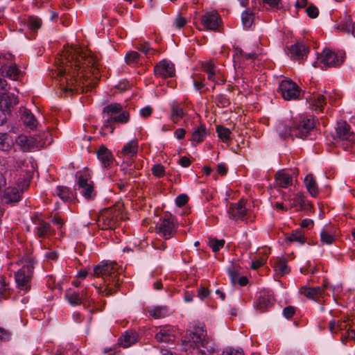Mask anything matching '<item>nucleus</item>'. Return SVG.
I'll list each match as a JSON object with an SVG mask.
<instances>
[{
	"label": "nucleus",
	"instance_id": "nucleus-1",
	"mask_svg": "<svg viewBox=\"0 0 355 355\" xmlns=\"http://www.w3.org/2000/svg\"><path fill=\"white\" fill-rule=\"evenodd\" d=\"M56 64L55 72L64 92H81L85 85L94 86L99 80L98 59L88 49L64 46Z\"/></svg>",
	"mask_w": 355,
	"mask_h": 355
},
{
	"label": "nucleus",
	"instance_id": "nucleus-2",
	"mask_svg": "<svg viewBox=\"0 0 355 355\" xmlns=\"http://www.w3.org/2000/svg\"><path fill=\"white\" fill-rule=\"evenodd\" d=\"M94 272L95 276L101 277L103 281L99 286L94 285L98 293L109 296L117 291L121 281L116 263L111 262L98 265L94 268Z\"/></svg>",
	"mask_w": 355,
	"mask_h": 355
},
{
	"label": "nucleus",
	"instance_id": "nucleus-3",
	"mask_svg": "<svg viewBox=\"0 0 355 355\" xmlns=\"http://www.w3.org/2000/svg\"><path fill=\"white\" fill-rule=\"evenodd\" d=\"M104 123L102 130L112 133L115 123H126L130 120V114L123 110L119 103H111L105 106L103 110Z\"/></svg>",
	"mask_w": 355,
	"mask_h": 355
},
{
	"label": "nucleus",
	"instance_id": "nucleus-4",
	"mask_svg": "<svg viewBox=\"0 0 355 355\" xmlns=\"http://www.w3.org/2000/svg\"><path fill=\"white\" fill-rule=\"evenodd\" d=\"M124 218L123 205L119 202L101 213L98 225L103 230H113L117 227Z\"/></svg>",
	"mask_w": 355,
	"mask_h": 355
},
{
	"label": "nucleus",
	"instance_id": "nucleus-5",
	"mask_svg": "<svg viewBox=\"0 0 355 355\" xmlns=\"http://www.w3.org/2000/svg\"><path fill=\"white\" fill-rule=\"evenodd\" d=\"M75 177L76 179L75 189L85 200H94L97 196V191L95 189V184L92 180L89 171L85 168L83 171H77Z\"/></svg>",
	"mask_w": 355,
	"mask_h": 355
},
{
	"label": "nucleus",
	"instance_id": "nucleus-6",
	"mask_svg": "<svg viewBox=\"0 0 355 355\" xmlns=\"http://www.w3.org/2000/svg\"><path fill=\"white\" fill-rule=\"evenodd\" d=\"M21 268L15 275V281L20 291L28 292L31 288L35 261L31 257H26L21 260Z\"/></svg>",
	"mask_w": 355,
	"mask_h": 355
},
{
	"label": "nucleus",
	"instance_id": "nucleus-7",
	"mask_svg": "<svg viewBox=\"0 0 355 355\" xmlns=\"http://www.w3.org/2000/svg\"><path fill=\"white\" fill-rule=\"evenodd\" d=\"M189 342L193 347L206 349L209 353L214 352V348L209 346L211 339L207 336L204 324H199L193 327L189 334Z\"/></svg>",
	"mask_w": 355,
	"mask_h": 355
},
{
	"label": "nucleus",
	"instance_id": "nucleus-8",
	"mask_svg": "<svg viewBox=\"0 0 355 355\" xmlns=\"http://www.w3.org/2000/svg\"><path fill=\"white\" fill-rule=\"evenodd\" d=\"M345 53L343 51H334L329 49H324L318 56L317 63L322 69L330 67H338L345 60Z\"/></svg>",
	"mask_w": 355,
	"mask_h": 355
},
{
	"label": "nucleus",
	"instance_id": "nucleus-9",
	"mask_svg": "<svg viewBox=\"0 0 355 355\" xmlns=\"http://www.w3.org/2000/svg\"><path fill=\"white\" fill-rule=\"evenodd\" d=\"M178 227L175 218L171 214H166L160 218L156 225L155 232L165 240H168L176 235Z\"/></svg>",
	"mask_w": 355,
	"mask_h": 355
},
{
	"label": "nucleus",
	"instance_id": "nucleus-10",
	"mask_svg": "<svg viewBox=\"0 0 355 355\" xmlns=\"http://www.w3.org/2000/svg\"><path fill=\"white\" fill-rule=\"evenodd\" d=\"M34 225V232L38 239H49L54 235L55 231L50 223L46 222L40 214H34L31 217Z\"/></svg>",
	"mask_w": 355,
	"mask_h": 355
},
{
	"label": "nucleus",
	"instance_id": "nucleus-11",
	"mask_svg": "<svg viewBox=\"0 0 355 355\" xmlns=\"http://www.w3.org/2000/svg\"><path fill=\"white\" fill-rule=\"evenodd\" d=\"M315 127V123L313 119L304 117L293 123V132L295 137L305 139L309 137Z\"/></svg>",
	"mask_w": 355,
	"mask_h": 355
},
{
	"label": "nucleus",
	"instance_id": "nucleus-12",
	"mask_svg": "<svg viewBox=\"0 0 355 355\" xmlns=\"http://www.w3.org/2000/svg\"><path fill=\"white\" fill-rule=\"evenodd\" d=\"M139 141L137 139H133L123 145L118 155L126 162L128 166H130L134 159L137 156Z\"/></svg>",
	"mask_w": 355,
	"mask_h": 355
},
{
	"label": "nucleus",
	"instance_id": "nucleus-13",
	"mask_svg": "<svg viewBox=\"0 0 355 355\" xmlns=\"http://www.w3.org/2000/svg\"><path fill=\"white\" fill-rule=\"evenodd\" d=\"M279 91L286 101L296 100L300 95V89L291 80H283L279 85Z\"/></svg>",
	"mask_w": 355,
	"mask_h": 355
},
{
	"label": "nucleus",
	"instance_id": "nucleus-14",
	"mask_svg": "<svg viewBox=\"0 0 355 355\" xmlns=\"http://www.w3.org/2000/svg\"><path fill=\"white\" fill-rule=\"evenodd\" d=\"M154 73L155 76L164 79L173 77L175 73V66L171 61L161 60L155 66Z\"/></svg>",
	"mask_w": 355,
	"mask_h": 355
},
{
	"label": "nucleus",
	"instance_id": "nucleus-15",
	"mask_svg": "<svg viewBox=\"0 0 355 355\" xmlns=\"http://www.w3.org/2000/svg\"><path fill=\"white\" fill-rule=\"evenodd\" d=\"M221 19L216 12H206L201 17V24L207 31H218L221 24Z\"/></svg>",
	"mask_w": 355,
	"mask_h": 355
},
{
	"label": "nucleus",
	"instance_id": "nucleus-16",
	"mask_svg": "<svg viewBox=\"0 0 355 355\" xmlns=\"http://www.w3.org/2000/svg\"><path fill=\"white\" fill-rule=\"evenodd\" d=\"M336 136L341 141L351 144L355 142V134L350 130V125L345 121L338 122L336 128Z\"/></svg>",
	"mask_w": 355,
	"mask_h": 355
},
{
	"label": "nucleus",
	"instance_id": "nucleus-17",
	"mask_svg": "<svg viewBox=\"0 0 355 355\" xmlns=\"http://www.w3.org/2000/svg\"><path fill=\"white\" fill-rule=\"evenodd\" d=\"M17 144L21 147L23 151H30L34 148L41 147L44 144L38 141L37 138L33 137H27L26 135H19L17 140Z\"/></svg>",
	"mask_w": 355,
	"mask_h": 355
},
{
	"label": "nucleus",
	"instance_id": "nucleus-18",
	"mask_svg": "<svg viewBox=\"0 0 355 355\" xmlns=\"http://www.w3.org/2000/svg\"><path fill=\"white\" fill-rule=\"evenodd\" d=\"M247 209L245 207V202L243 200L234 204H231L228 209V214L230 218L233 220L241 219L245 220V216L247 214Z\"/></svg>",
	"mask_w": 355,
	"mask_h": 355
},
{
	"label": "nucleus",
	"instance_id": "nucleus-19",
	"mask_svg": "<svg viewBox=\"0 0 355 355\" xmlns=\"http://www.w3.org/2000/svg\"><path fill=\"white\" fill-rule=\"evenodd\" d=\"M64 295L68 302L72 306L80 305L87 298L86 289L79 293L73 289L69 288L66 291Z\"/></svg>",
	"mask_w": 355,
	"mask_h": 355
},
{
	"label": "nucleus",
	"instance_id": "nucleus-20",
	"mask_svg": "<svg viewBox=\"0 0 355 355\" xmlns=\"http://www.w3.org/2000/svg\"><path fill=\"white\" fill-rule=\"evenodd\" d=\"M283 198L285 201H288L290 208H296L298 209H309L311 208V204L308 202L302 193H297L293 198H286L284 195Z\"/></svg>",
	"mask_w": 355,
	"mask_h": 355
},
{
	"label": "nucleus",
	"instance_id": "nucleus-21",
	"mask_svg": "<svg viewBox=\"0 0 355 355\" xmlns=\"http://www.w3.org/2000/svg\"><path fill=\"white\" fill-rule=\"evenodd\" d=\"M97 157L105 168L110 167L114 162V156L112 152L104 145H101L97 152Z\"/></svg>",
	"mask_w": 355,
	"mask_h": 355
},
{
	"label": "nucleus",
	"instance_id": "nucleus-22",
	"mask_svg": "<svg viewBox=\"0 0 355 355\" xmlns=\"http://www.w3.org/2000/svg\"><path fill=\"white\" fill-rule=\"evenodd\" d=\"M22 192L18 188L9 187L6 188L1 196L6 204H12L20 200Z\"/></svg>",
	"mask_w": 355,
	"mask_h": 355
},
{
	"label": "nucleus",
	"instance_id": "nucleus-23",
	"mask_svg": "<svg viewBox=\"0 0 355 355\" xmlns=\"http://www.w3.org/2000/svg\"><path fill=\"white\" fill-rule=\"evenodd\" d=\"M157 342L171 343L175 339V329L169 326L161 327L155 336Z\"/></svg>",
	"mask_w": 355,
	"mask_h": 355
},
{
	"label": "nucleus",
	"instance_id": "nucleus-24",
	"mask_svg": "<svg viewBox=\"0 0 355 355\" xmlns=\"http://www.w3.org/2000/svg\"><path fill=\"white\" fill-rule=\"evenodd\" d=\"M274 301L272 293L270 291L263 292L257 299V306L261 312H263L273 304Z\"/></svg>",
	"mask_w": 355,
	"mask_h": 355
},
{
	"label": "nucleus",
	"instance_id": "nucleus-25",
	"mask_svg": "<svg viewBox=\"0 0 355 355\" xmlns=\"http://www.w3.org/2000/svg\"><path fill=\"white\" fill-rule=\"evenodd\" d=\"M300 292L307 298L317 301L322 297L324 288L319 286L309 287L305 286L300 288Z\"/></svg>",
	"mask_w": 355,
	"mask_h": 355
},
{
	"label": "nucleus",
	"instance_id": "nucleus-26",
	"mask_svg": "<svg viewBox=\"0 0 355 355\" xmlns=\"http://www.w3.org/2000/svg\"><path fill=\"white\" fill-rule=\"evenodd\" d=\"M0 71L2 76L14 80H17L21 73L20 69L15 64H3Z\"/></svg>",
	"mask_w": 355,
	"mask_h": 355
},
{
	"label": "nucleus",
	"instance_id": "nucleus-27",
	"mask_svg": "<svg viewBox=\"0 0 355 355\" xmlns=\"http://www.w3.org/2000/svg\"><path fill=\"white\" fill-rule=\"evenodd\" d=\"M171 119L177 123L180 119L186 115L184 105L177 101H173L171 105Z\"/></svg>",
	"mask_w": 355,
	"mask_h": 355
},
{
	"label": "nucleus",
	"instance_id": "nucleus-28",
	"mask_svg": "<svg viewBox=\"0 0 355 355\" xmlns=\"http://www.w3.org/2000/svg\"><path fill=\"white\" fill-rule=\"evenodd\" d=\"M289 51L297 60H303L309 52V48L302 43H297L290 46Z\"/></svg>",
	"mask_w": 355,
	"mask_h": 355
},
{
	"label": "nucleus",
	"instance_id": "nucleus-29",
	"mask_svg": "<svg viewBox=\"0 0 355 355\" xmlns=\"http://www.w3.org/2000/svg\"><path fill=\"white\" fill-rule=\"evenodd\" d=\"M31 179V171H22L19 173V176L16 180V184L21 192L23 193L28 188Z\"/></svg>",
	"mask_w": 355,
	"mask_h": 355
},
{
	"label": "nucleus",
	"instance_id": "nucleus-30",
	"mask_svg": "<svg viewBox=\"0 0 355 355\" xmlns=\"http://www.w3.org/2000/svg\"><path fill=\"white\" fill-rule=\"evenodd\" d=\"M275 183L281 188H287L293 184V178L284 171H278L275 174Z\"/></svg>",
	"mask_w": 355,
	"mask_h": 355
},
{
	"label": "nucleus",
	"instance_id": "nucleus-31",
	"mask_svg": "<svg viewBox=\"0 0 355 355\" xmlns=\"http://www.w3.org/2000/svg\"><path fill=\"white\" fill-rule=\"evenodd\" d=\"M138 335L135 331H127L119 338V344L124 348L129 347L137 341Z\"/></svg>",
	"mask_w": 355,
	"mask_h": 355
},
{
	"label": "nucleus",
	"instance_id": "nucleus-32",
	"mask_svg": "<svg viewBox=\"0 0 355 355\" xmlns=\"http://www.w3.org/2000/svg\"><path fill=\"white\" fill-rule=\"evenodd\" d=\"M305 187L309 194L315 198L319 193L316 180L312 174H308L304 179Z\"/></svg>",
	"mask_w": 355,
	"mask_h": 355
},
{
	"label": "nucleus",
	"instance_id": "nucleus-33",
	"mask_svg": "<svg viewBox=\"0 0 355 355\" xmlns=\"http://www.w3.org/2000/svg\"><path fill=\"white\" fill-rule=\"evenodd\" d=\"M326 103L327 101L324 96L322 94H317L313 96L311 99L310 106L312 110H315L316 112H322Z\"/></svg>",
	"mask_w": 355,
	"mask_h": 355
},
{
	"label": "nucleus",
	"instance_id": "nucleus-34",
	"mask_svg": "<svg viewBox=\"0 0 355 355\" xmlns=\"http://www.w3.org/2000/svg\"><path fill=\"white\" fill-rule=\"evenodd\" d=\"M207 134V128L205 124H200L197 128H196L191 138V141L194 144H198L202 142L205 138Z\"/></svg>",
	"mask_w": 355,
	"mask_h": 355
},
{
	"label": "nucleus",
	"instance_id": "nucleus-35",
	"mask_svg": "<svg viewBox=\"0 0 355 355\" xmlns=\"http://www.w3.org/2000/svg\"><path fill=\"white\" fill-rule=\"evenodd\" d=\"M202 71L207 74V78L209 80L213 82H217L216 76H217V71L216 66L212 61H207L202 64Z\"/></svg>",
	"mask_w": 355,
	"mask_h": 355
},
{
	"label": "nucleus",
	"instance_id": "nucleus-36",
	"mask_svg": "<svg viewBox=\"0 0 355 355\" xmlns=\"http://www.w3.org/2000/svg\"><path fill=\"white\" fill-rule=\"evenodd\" d=\"M276 128L279 137L283 139H286L289 137L294 136V133L293 132V127L291 128L284 122L279 123L277 125Z\"/></svg>",
	"mask_w": 355,
	"mask_h": 355
},
{
	"label": "nucleus",
	"instance_id": "nucleus-37",
	"mask_svg": "<svg viewBox=\"0 0 355 355\" xmlns=\"http://www.w3.org/2000/svg\"><path fill=\"white\" fill-rule=\"evenodd\" d=\"M24 123L31 129L35 128L37 125V121L35 116L28 110H24L22 114Z\"/></svg>",
	"mask_w": 355,
	"mask_h": 355
},
{
	"label": "nucleus",
	"instance_id": "nucleus-38",
	"mask_svg": "<svg viewBox=\"0 0 355 355\" xmlns=\"http://www.w3.org/2000/svg\"><path fill=\"white\" fill-rule=\"evenodd\" d=\"M286 240L289 242H298L300 244L306 242L304 233L301 230L293 231L291 234L286 236Z\"/></svg>",
	"mask_w": 355,
	"mask_h": 355
},
{
	"label": "nucleus",
	"instance_id": "nucleus-39",
	"mask_svg": "<svg viewBox=\"0 0 355 355\" xmlns=\"http://www.w3.org/2000/svg\"><path fill=\"white\" fill-rule=\"evenodd\" d=\"M216 131L218 137L224 143H227L232 140V132L227 128H225L223 125H217L216 128Z\"/></svg>",
	"mask_w": 355,
	"mask_h": 355
},
{
	"label": "nucleus",
	"instance_id": "nucleus-40",
	"mask_svg": "<svg viewBox=\"0 0 355 355\" xmlns=\"http://www.w3.org/2000/svg\"><path fill=\"white\" fill-rule=\"evenodd\" d=\"M241 20L244 28H249L254 22V14L250 9H247L243 12Z\"/></svg>",
	"mask_w": 355,
	"mask_h": 355
},
{
	"label": "nucleus",
	"instance_id": "nucleus-41",
	"mask_svg": "<svg viewBox=\"0 0 355 355\" xmlns=\"http://www.w3.org/2000/svg\"><path fill=\"white\" fill-rule=\"evenodd\" d=\"M57 196L64 201L71 199L72 193L69 188L64 186H58L55 190Z\"/></svg>",
	"mask_w": 355,
	"mask_h": 355
},
{
	"label": "nucleus",
	"instance_id": "nucleus-42",
	"mask_svg": "<svg viewBox=\"0 0 355 355\" xmlns=\"http://www.w3.org/2000/svg\"><path fill=\"white\" fill-rule=\"evenodd\" d=\"M234 59H240L242 58L243 60H254L257 58V54L255 53H245L241 48L236 46L234 48Z\"/></svg>",
	"mask_w": 355,
	"mask_h": 355
},
{
	"label": "nucleus",
	"instance_id": "nucleus-43",
	"mask_svg": "<svg viewBox=\"0 0 355 355\" xmlns=\"http://www.w3.org/2000/svg\"><path fill=\"white\" fill-rule=\"evenodd\" d=\"M274 268L275 272L282 276L290 272V269L284 259L278 260L275 263Z\"/></svg>",
	"mask_w": 355,
	"mask_h": 355
},
{
	"label": "nucleus",
	"instance_id": "nucleus-44",
	"mask_svg": "<svg viewBox=\"0 0 355 355\" xmlns=\"http://www.w3.org/2000/svg\"><path fill=\"white\" fill-rule=\"evenodd\" d=\"M18 103V101L17 98L13 95L6 94L1 97L0 104L1 107H5L7 109H9L10 107L15 105Z\"/></svg>",
	"mask_w": 355,
	"mask_h": 355
},
{
	"label": "nucleus",
	"instance_id": "nucleus-45",
	"mask_svg": "<svg viewBox=\"0 0 355 355\" xmlns=\"http://www.w3.org/2000/svg\"><path fill=\"white\" fill-rule=\"evenodd\" d=\"M268 251H269V250L264 249L262 256H261L259 258H254L252 260V265H251V268L252 269H254V270L258 269L259 268L263 266L266 263V261L268 259V255L269 253Z\"/></svg>",
	"mask_w": 355,
	"mask_h": 355
},
{
	"label": "nucleus",
	"instance_id": "nucleus-46",
	"mask_svg": "<svg viewBox=\"0 0 355 355\" xmlns=\"http://www.w3.org/2000/svg\"><path fill=\"white\" fill-rule=\"evenodd\" d=\"M338 28L347 33H352L353 35L355 33L354 26L350 17H347L345 21L341 22Z\"/></svg>",
	"mask_w": 355,
	"mask_h": 355
},
{
	"label": "nucleus",
	"instance_id": "nucleus-47",
	"mask_svg": "<svg viewBox=\"0 0 355 355\" xmlns=\"http://www.w3.org/2000/svg\"><path fill=\"white\" fill-rule=\"evenodd\" d=\"M12 145V140L7 134L0 133V150H9Z\"/></svg>",
	"mask_w": 355,
	"mask_h": 355
},
{
	"label": "nucleus",
	"instance_id": "nucleus-48",
	"mask_svg": "<svg viewBox=\"0 0 355 355\" xmlns=\"http://www.w3.org/2000/svg\"><path fill=\"white\" fill-rule=\"evenodd\" d=\"M28 28L32 31H36L40 28L42 26V20L37 17L31 16L29 17L26 21Z\"/></svg>",
	"mask_w": 355,
	"mask_h": 355
},
{
	"label": "nucleus",
	"instance_id": "nucleus-49",
	"mask_svg": "<svg viewBox=\"0 0 355 355\" xmlns=\"http://www.w3.org/2000/svg\"><path fill=\"white\" fill-rule=\"evenodd\" d=\"M337 327L338 330H347V336L348 338L353 339L355 338V330L352 329L350 327V324L347 323L346 320L341 321L338 322Z\"/></svg>",
	"mask_w": 355,
	"mask_h": 355
},
{
	"label": "nucleus",
	"instance_id": "nucleus-50",
	"mask_svg": "<svg viewBox=\"0 0 355 355\" xmlns=\"http://www.w3.org/2000/svg\"><path fill=\"white\" fill-rule=\"evenodd\" d=\"M140 55L137 51H129L125 56V60L128 65L136 64L139 62Z\"/></svg>",
	"mask_w": 355,
	"mask_h": 355
},
{
	"label": "nucleus",
	"instance_id": "nucleus-51",
	"mask_svg": "<svg viewBox=\"0 0 355 355\" xmlns=\"http://www.w3.org/2000/svg\"><path fill=\"white\" fill-rule=\"evenodd\" d=\"M149 314L155 319L162 318L166 315L167 311L165 308L157 306L148 311Z\"/></svg>",
	"mask_w": 355,
	"mask_h": 355
},
{
	"label": "nucleus",
	"instance_id": "nucleus-52",
	"mask_svg": "<svg viewBox=\"0 0 355 355\" xmlns=\"http://www.w3.org/2000/svg\"><path fill=\"white\" fill-rule=\"evenodd\" d=\"M320 241L323 244L331 245L335 241V236L325 230L320 232Z\"/></svg>",
	"mask_w": 355,
	"mask_h": 355
},
{
	"label": "nucleus",
	"instance_id": "nucleus-53",
	"mask_svg": "<svg viewBox=\"0 0 355 355\" xmlns=\"http://www.w3.org/2000/svg\"><path fill=\"white\" fill-rule=\"evenodd\" d=\"M209 245L212 249L213 252H216L223 248L225 241L223 239H212L209 241Z\"/></svg>",
	"mask_w": 355,
	"mask_h": 355
},
{
	"label": "nucleus",
	"instance_id": "nucleus-54",
	"mask_svg": "<svg viewBox=\"0 0 355 355\" xmlns=\"http://www.w3.org/2000/svg\"><path fill=\"white\" fill-rule=\"evenodd\" d=\"M216 103L217 106L220 107H226L230 103L229 98L225 94H218L216 96Z\"/></svg>",
	"mask_w": 355,
	"mask_h": 355
},
{
	"label": "nucleus",
	"instance_id": "nucleus-55",
	"mask_svg": "<svg viewBox=\"0 0 355 355\" xmlns=\"http://www.w3.org/2000/svg\"><path fill=\"white\" fill-rule=\"evenodd\" d=\"M9 284L6 282V278L0 276V296L5 297L9 293Z\"/></svg>",
	"mask_w": 355,
	"mask_h": 355
},
{
	"label": "nucleus",
	"instance_id": "nucleus-56",
	"mask_svg": "<svg viewBox=\"0 0 355 355\" xmlns=\"http://www.w3.org/2000/svg\"><path fill=\"white\" fill-rule=\"evenodd\" d=\"M151 171L153 175L157 178H162L165 175V168L160 164L154 165Z\"/></svg>",
	"mask_w": 355,
	"mask_h": 355
},
{
	"label": "nucleus",
	"instance_id": "nucleus-57",
	"mask_svg": "<svg viewBox=\"0 0 355 355\" xmlns=\"http://www.w3.org/2000/svg\"><path fill=\"white\" fill-rule=\"evenodd\" d=\"M306 12L309 17L314 19L318 16L319 10L315 6L311 4L306 9Z\"/></svg>",
	"mask_w": 355,
	"mask_h": 355
},
{
	"label": "nucleus",
	"instance_id": "nucleus-58",
	"mask_svg": "<svg viewBox=\"0 0 355 355\" xmlns=\"http://www.w3.org/2000/svg\"><path fill=\"white\" fill-rule=\"evenodd\" d=\"M228 274L231 278L233 284H236L237 279L239 277V272L238 270L233 266L228 268Z\"/></svg>",
	"mask_w": 355,
	"mask_h": 355
},
{
	"label": "nucleus",
	"instance_id": "nucleus-59",
	"mask_svg": "<svg viewBox=\"0 0 355 355\" xmlns=\"http://www.w3.org/2000/svg\"><path fill=\"white\" fill-rule=\"evenodd\" d=\"M137 49L146 55L149 53L150 51H154V50L150 46V44L148 42H142L138 44Z\"/></svg>",
	"mask_w": 355,
	"mask_h": 355
},
{
	"label": "nucleus",
	"instance_id": "nucleus-60",
	"mask_svg": "<svg viewBox=\"0 0 355 355\" xmlns=\"http://www.w3.org/2000/svg\"><path fill=\"white\" fill-rule=\"evenodd\" d=\"M295 308L292 306H288L283 310V315L286 319H291L295 313Z\"/></svg>",
	"mask_w": 355,
	"mask_h": 355
},
{
	"label": "nucleus",
	"instance_id": "nucleus-61",
	"mask_svg": "<svg viewBox=\"0 0 355 355\" xmlns=\"http://www.w3.org/2000/svg\"><path fill=\"white\" fill-rule=\"evenodd\" d=\"M189 200V197L186 194H180L175 199V203L178 207L185 205Z\"/></svg>",
	"mask_w": 355,
	"mask_h": 355
},
{
	"label": "nucleus",
	"instance_id": "nucleus-62",
	"mask_svg": "<svg viewBox=\"0 0 355 355\" xmlns=\"http://www.w3.org/2000/svg\"><path fill=\"white\" fill-rule=\"evenodd\" d=\"M209 294L210 291L205 286H200L198 290V297L201 300H204L207 297Z\"/></svg>",
	"mask_w": 355,
	"mask_h": 355
},
{
	"label": "nucleus",
	"instance_id": "nucleus-63",
	"mask_svg": "<svg viewBox=\"0 0 355 355\" xmlns=\"http://www.w3.org/2000/svg\"><path fill=\"white\" fill-rule=\"evenodd\" d=\"M193 85L196 90L200 91L205 85V80L200 77L194 78Z\"/></svg>",
	"mask_w": 355,
	"mask_h": 355
},
{
	"label": "nucleus",
	"instance_id": "nucleus-64",
	"mask_svg": "<svg viewBox=\"0 0 355 355\" xmlns=\"http://www.w3.org/2000/svg\"><path fill=\"white\" fill-rule=\"evenodd\" d=\"M222 355H244V354L242 350L228 348L223 352Z\"/></svg>",
	"mask_w": 355,
	"mask_h": 355
}]
</instances>
